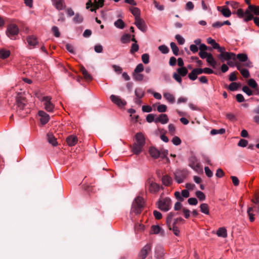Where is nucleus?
I'll list each match as a JSON object with an SVG mask.
<instances>
[{
  "label": "nucleus",
  "mask_w": 259,
  "mask_h": 259,
  "mask_svg": "<svg viewBox=\"0 0 259 259\" xmlns=\"http://www.w3.org/2000/svg\"><path fill=\"white\" fill-rule=\"evenodd\" d=\"M27 101L25 98L21 93H19L16 98V103L14 108L16 109L17 114L20 117L26 116L30 112L28 108L26 107Z\"/></svg>",
  "instance_id": "obj_1"
},
{
  "label": "nucleus",
  "mask_w": 259,
  "mask_h": 259,
  "mask_svg": "<svg viewBox=\"0 0 259 259\" xmlns=\"http://www.w3.org/2000/svg\"><path fill=\"white\" fill-rule=\"evenodd\" d=\"M144 205V198L141 196L137 197L133 202L131 212L135 213L136 214L140 213Z\"/></svg>",
  "instance_id": "obj_2"
},
{
  "label": "nucleus",
  "mask_w": 259,
  "mask_h": 259,
  "mask_svg": "<svg viewBox=\"0 0 259 259\" xmlns=\"http://www.w3.org/2000/svg\"><path fill=\"white\" fill-rule=\"evenodd\" d=\"M149 152L150 156L154 159L161 157L162 159L166 158L168 160L167 158L168 151L167 150L161 149L160 150H159L156 148L152 147L149 148Z\"/></svg>",
  "instance_id": "obj_3"
},
{
  "label": "nucleus",
  "mask_w": 259,
  "mask_h": 259,
  "mask_svg": "<svg viewBox=\"0 0 259 259\" xmlns=\"http://www.w3.org/2000/svg\"><path fill=\"white\" fill-rule=\"evenodd\" d=\"M145 187L149 193L153 194L158 193L160 188V185L151 179L147 180Z\"/></svg>",
  "instance_id": "obj_4"
},
{
  "label": "nucleus",
  "mask_w": 259,
  "mask_h": 259,
  "mask_svg": "<svg viewBox=\"0 0 259 259\" xmlns=\"http://www.w3.org/2000/svg\"><path fill=\"white\" fill-rule=\"evenodd\" d=\"M19 32L18 26L15 24H9L6 31V35L11 39H16Z\"/></svg>",
  "instance_id": "obj_5"
},
{
  "label": "nucleus",
  "mask_w": 259,
  "mask_h": 259,
  "mask_svg": "<svg viewBox=\"0 0 259 259\" xmlns=\"http://www.w3.org/2000/svg\"><path fill=\"white\" fill-rule=\"evenodd\" d=\"M158 208L164 211H168L171 205V199L168 197L160 198L157 202Z\"/></svg>",
  "instance_id": "obj_6"
},
{
  "label": "nucleus",
  "mask_w": 259,
  "mask_h": 259,
  "mask_svg": "<svg viewBox=\"0 0 259 259\" xmlns=\"http://www.w3.org/2000/svg\"><path fill=\"white\" fill-rule=\"evenodd\" d=\"M40 100L43 103L44 108L46 111L49 112H53L55 105L51 102L52 97L51 96H44Z\"/></svg>",
  "instance_id": "obj_7"
},
{
  "label": "nucleus",
  "mask_w": 259,
  "mask_h": 259,
  "mask_svg": "<svg viewBox=\"0 0 259 259\" xmlns=\"http://www.w3.org/2000/svg\"><path fill=\"white\" fill-rule=\"evenodd\" d=\"M189 166L197 172H202V169L200 162L195 156H191L189 158Z\"/></svg>",
  "instance_id": "obj_8"
},
{
  "label": "nucleus",
  "mask_w": 259,
  "mask_h": 259,
  "mask_svg": "<svg viewBox=\"0 0 259 259\" xmlns=\"http://www.w3.org/2000/svg\"><path fill=\"white\" fill-rule=\"evenodd\" d=\"M151 251V244L145 245L140 251L137 259H145Z\"/></svg>",
  "instance_id": "obj_9"
},
{
  "label": "nucleus",
  "mask_w": 259,
  "mask_h": 259,
  "mask_svg": "<svg viewBox=\"0 0 259 259\" xmlns=\"http://www.w3.org/2000/svg\"><path fill=\"white\" fill-rule=\"evenodd\" d=\"M111 101L120 108H123L126 104L125 100H122L119 97L112 95L110 96Z\"/></svg>",
  "instance_id": "obj_10"
},
{
  "label": "nucleus",
  "mask_w": 259,
  "mask_h": 259,
  "mask_svg": "<svg viewBox=\"0 0 259 259\" xmlns=\"http://www.w3.org/2000/svg\"><path fill=\"white\" fill-rule=\"evenodd\" d=\"M218 57L222 61V62H224L226 60H229L231 59L235 60L236 55L235 53L232 52H226L224 53L220 54L218 56Z\"/></svg>",
  "instance_id": "obj_11"
},
{
  "label": "nucleus",
  "mask_w": 259,
  "mask_h": 259,
  "mask_svg": "<svg viewBox=\"0 0 259 259\" xmlns=\"http://www.w3.org/2000/svg\"><path fill=\"white\" fill-rule=\"evenodd\" d=\"M189 192L186 189L182 190L181 193L179 191L175 192V197L180 201H183L184 200V198H188L189 197Z\"/></svg>",
  "instance_id": "obj_12"
},
{
  "label": "nucleus",
  "mask_w": 259,
  "mask_h": 259,
  "mask_svg": "<svg viewBox=\"0 0 259 259\" xmlns=\"http://www.w3.org/2000/svg\"><path fill=\"white\" fill-rule=\"evenodd\" d=\"M237 58L240 62H245L244 65L248 67H252L251 63L249 60H248V57L246 54H238L236 56Z\"/></svg>",
  "instance_id": "obj_13"
},
{
  "label": "nucleus",
  "mask_w": 259,
  "mask_h": 259,
  "mask_svg": "<svg viewBox=\"0 0 259 259\" xmlns=\"http://www.w3.org/2000/svg\"><path fill=\"white\" fill-rule=\"evenodd\" d=\"M135 142L134 143L144 146L145 144V138L144 135L141 133H138L135 136Z\"/></svg>",
  "instance_id": "obj_14"
},
{
  "label": "nucleus",
  "mask_w": 259,
  "mask_h": 259,
  "mask_svg": "<svg viewBox=\"0 0 259 259\" xmlns=\"http://www.w3.org/2000/svg\"><path fill=\"white\" fill-rule=\"evenodd\" d=\"M135 24L142 32L146 31V25L145 21L141 18L135 20Z\"/></svg>",
  "instance_id": "obj_15"
},
{
  "label": "nucleus",
  "mask_w": 259,
  "mask_h": 259,
  "mask_svg": "<svg viewBox=\"0 0 259 259\" xmlns=\"http://www.w3.org/2000/svg\"><path fill=\"white\" fill-rule=\"evenodd\" d=\"M40 116V121L42 124H46L50 119L49 115L44 111H39L38 113Z\"/></svg>",
  "instance_id": "obj_16"
},
{
  "label": "nucleus",
  "mask_w": 259,
  "mask_h": 259,
  "mask_svg": "<svg viewBox=\"0 0 259 259\" xmlns=\"http://www.w3.org/2000/svg\"><path fill=\"white\" fill-rule=\"evenodd\" d=\"M201 70L199 68H197L193 69L192 71L189 73L188 77L191 80H195L197 78V76L201 74Z\"/></svg>",
  "instance_id": "obj_17"
},
{
  "label": "nucleus",
  "mask_w": 259,
  "mask_h": 259,
  "mask_svg": "<svg viewBox=\"0 0 259 259\" xmlns=\"http://www.w3.org/2000/svg\"><path fill=\"white\" fill-rule=\"evenodd\" d=\"M168 121V117L166 114H161L155 119V122H160L163 124L167 123Z\"/></svg>",
  "instance_id": "obj_18"
},
{
  "label": "nucleus",
  "mask_w": 259,
  "mask_h": 259,
  "mask_svg": "<svg viewBox=\"0 0 259 259\" xmlns=\"http://www.w3.org/2000/svg\"><path fill=\"white\" fill-rule=\"evenodd\" d=\"M27 41L30 46H32L33 48L36 47L38 44V41L36 36L34 35H29L26 38Z\"/></svg>",
  "instance_id": "obj_19"
},
{
  "label": "nucleus",
  "mask_w": 259,
  "mask_h": 259,
  "mask_svg": "<svg viewBox=\"0 0 259 259\" xmlns=\"http://www.w3.org/2000/svg\"><path fill=\"white\" fill-rule=\"evenodd\" d=\"M217 10L221 12L222 15L225 17H229L231 15V12L230 10L225 6L217 7Z\"/></svg>",
  "instance_id": "obj_20"
},
{
  "label": "nucleus",
  "mask_w": 259,
  "mask_h": 259,
  "mask_svg": "<svg viewBox=\"0 0 259 259\" xmlns=\"http://www.w3.org/2000/svg\"><path fill=\"white\" fill-rule=\"evenodd\" d=\"M53 6L58 10H61L65 8L64 0H52Z\"/></svg>",
  "instance_id": "obj_21"
},
{
  "label": "nucleus",
  "mask_w": 259,
  "mask_h": 259,
  "mask_svg": "<svg viewBox=\"0 0 259 259\" xmlns=\"http://www.w3.org/2000/svg\"><path fill=\"white\" fill-rule=\"evenodd\" d=\"M78 139L76 136L74 135H70L69 136L66 140V141L67 143V145L69 146H74L77 142Z\"/></svg>",
  "instance_id": "obj_22"
},
{
  "label": "nucleus",
  "mask_w": 259,
  "mask_h": 259,
  "mask_svg": "<svg viewBox=\"0 0 259 259\" xmlns=\"http://www.w3.org/2000/svg\"><path fill=\"white\" fill-rule=\"evenodd\" d=\"M144 146L142 145H138L137 144L134 143L132 146V151L134 154L138 155L141 153L143 149Z\"/></svg>",
  "instance_id": "obj_23"
},
{
  "label": "nucleus",
  "mask_w": 259,
  "mask_h": 259,
  "mask_svg": "<svg viewBox=\"0 0 259 259\" xmlns=\"http://www.w3.org/2000/svg\"><path fill=\"white\" fill-rule=\"evenodd\" d=\"M162 184L165 186H169L172 183V179L168 175H165L162 177Z\"/></svg>",
  "instance_id": "obj_24"
},
{
  "label": "nucleus",
  "mask_w": 259,
  "mask_h": 259,
  "mask_svg": "<svg viewBox=\"0 0 259 259\" xmlns=\"http://www.w3.org/2000/svg\"><path fill=\"white\" fill-rule=\"evenodd\" d=\"M175 179L178 183L180 184L183 182L185 176L181 172L176 171L175 173Z\"/></svg>",
  "instance_id": "obj_25"
},
{
  "label": "nucleus",
  "mask_w": 259,
  "mask_h": 259,
  "mask_svg": "<svg viewBox=\"0 0 259 259\" xmlns=\"http://www.w3.org/2000/svg\"><path fill=\"white\" fill-rule=\"evenodd\" d=\"M47 139L48 142L52 145L53 146H56L58 145L57 139L54 136L52 133H48L47 134Z\"/></svg>",
  "instance_id": "obj_26"
},
{
  "label": "nucleus",
  "mask_w": 259,
  "mask_h": 259,
  "mask_svg": "<svg viewBox=\"0 0 259 259\" xmlns=\"http://www.w3.org/2000/svg\"><path fill=\"white\" fill-rule=\"evenodd\" d=\"M175 215V213L174 212H170L168 213V214L167 216L166 220V224L168 228L170 227L171 226H173V218Z\"/></svg>",
  "instance_id": "obj_27"
},
{
  "label": "nucleus",
  "mask_w": 259,
  "mask_h": 259,
  "mask_svg": "<svg viewBox=\"0 0 259 259\" xmlns=\"http://www.w3.org/2000/svg\"><path fill=\"white\" fill-rule=\"evenodd\" d=\"M80 71L83 75V77L87 81H91L93 77L87 71L85 68L83 66L80 67Z\"/></svg>",
  "instance_id": "obj_28"
},
{
  "label": "nucleus",
  "mask_w": 259,
  "mask_h": 259,
  "mask_svg": "<svg viewBox=\"0 0 259 259\" xmlns=\"http://www.w3.org/2000/svg\"><path fill=\"white\" fill-rule=\"evenodd\" d=\"M163 97L170 103H174L175 101V97L169 93H164L163 94Z\"/></svg>",
  "instance_id": "obj_29"
},
{
  "label": "nucleus",
  "mask_w": 259,
  "mask_h": 259,
  "mask_svg": "<svg viewBox=\"0 0 259 259\" xmlns=\"http://www.w3.org/2000/svg\"><path fill=\"white\" fill-rule=\"evenodd\" d=\"M217 235L219 237L226 238L227 237V230L224 227L220 228L217 232Z\"/></svg>",
  "instance_id": "obj_30"
},
{
  "label": "nucleus",
  "mask_w": 259,
  "mask_h": 259,
  "mask_svg": "<svg viewBox=\"0 0 259 259\" xmlns=\"http://www.w3.org/2000/svg\"><path fill=\"white\" fill-rule=\"evenodd\" d=\"M254 208H255V207H249L247 210V213L249 217V221L251 222H253L255 220V214L253 213Z\"/></svg>",
  "instance_id": "obj_31"
},
{
  "label": "nucleus",
  "mask_w": 259,
  "mask_h": 259,
  "mask_svg": "<svg viewBox=\"0 0 259 259\" xmlns=\"http://www.w3.org/2000/svg\"><path fill=\"white\" fill-rule=\"evenodd\" d=\"M200 211L201 212L208 215L209 214V209L207 203H202L200 206Z\"/></svg>",
  "instance_id": "obj_32"
},
{
  "label": "nucleus",
  "mask_w": 259,
  "mask_h": 259,
  "mask_svg": "<svg viewBox=\"0 0 259 259\" xmlns=\"http://www.w3.org/2000/svg\"><path fill=\"white\" fill-rule=\"evenodd\" d=\"M207 62L213 68H215L217 65V62L214 60L211 54L209 53L208 57L206 58Z\"/></svg>",
  "instance_id": "obj_33"
},
{
  "label": "nucleus",
  "mask_w": 259,
  "mask_h": 259,
  "mask_svg": "<svg viewBox=\"0 0 259 259\" xmlns=\"http://www.w3.org/2000/svg\"><path fill=\"white\" fill-rule=\"evenodd\" d=\"M131 12L132 13V14L134 16L135 20L141 18L140 17V10L138 8H136V7L132 8L131 9Z\"/></svg>",
  "instance_id": "obj_34"
},
{
  "label": "nucleus",
  "mask_w": 259,
  "mask_h": 259,
  "mask_svg": "<svg viewBox=\"0 0 259 259\" xmlns=\"http://www.w3.org/2000/svg\"><path fill=\"white\" fill-rule=\"evenodd\" d=\"M145 230V226L143 224L136 223L135 225V231L136 233H140Z\"/></svg>",
  "instance_id": "obj_35"
},
{
  "label": "nucleus",
  "mask_w": 259,
  "mask_h": 259,
  "mask_svg": "<svg viewBox=\"0 0 259 259\" xmlns=\"http://www.w3.org/2000/svg\"><path fill=\"white\" fill-rule=\"evenodd\" d=\"M135 93L136 97L138 98H142L145 95L144 91L140 88H136Z\"/></svg>",
  "instance_id": "obj_36"
},
{
  "label": "nucleus",
  "mask_w": 259,
  "mask_h": 259,
  "mask_svg": "<svg viewBox=\"0 0 259 259\" xmlns=\"http://www.w3.org/2000/svg\"><path fill=\"white\" fill-rule=\"evenodd\" d=\"M95 8H91L90 9V11L91 12L95 11L96 9L102 7L103 6L104 4V0H98V2L96 1V0H95Z\"/></svg>",
  "instance_id": "obj_37"
},
{
  "label": "nucleus",
  "mask_w": 259,
  "mask_h": 259,
  "mask_svg": "<svg viewBox=\"0 0 259 259\" xmlns=\"http://www.w3.org/2000/svg\"><path fill=\"white\" fill-rule=\"evenodd\" d=\"M248 9L255 15H259V6L249 5Z\"/></svg>",
  "instance_id": "obj_38"
},
{
  "label": "nucleus",
  "mask_w": 259,
  "mask_h": 259,
  "mask_svg": "<svg viewBox=\"0 0 259 259\" xmlns=\"http://www.w3.org/2000/svg\"><path fill=\"white\" fill-rule=\"evenodd\" d=\"M10 55V52L9 50L1 49L0 50V58L4 59L8 58Z\"/></svg>",
  "instance_id": "obj_39"
},
{
  "label": "nucleus",
  "mask_w": 259,
  "mask_h": 259,
  "mask_svg": "<svg viewBox=\"0 0 259 259\" xmlns=\"http://www.w3.org/2000/svg\"><path fill=\"white\" fill-rule=\"evenodd\" d=\"M177 73L181 76H185L188 73V70L185 67H180L177 69Z\"/></svg>",
  "instance_id": "obj_40"
},
{
  "label": "nucleus",
  "mask_w": 259,
  "mask_h": 259,
  "mask_svg": "<svg viewBox=\"0 0 259 259\" xmlns=\"http://www.w3.org/2000/svg\"><path fill=\"white\" fill-rule=\"evenodd\" d=\"M161 228L157 225H153L151 227L150 234H157L160 232Z\"/></svg>",
  "instance_id": "obj_41"
},
{
  "label": "nucleus",
  "mask_w": 259,
  "mask_h": 259,
  "mask_svg": "<svg viewBox=\"0 0 259 259\" xmlns=\"http://www.w3.org/2000/svg\"><path fill=\"white\" fill-rule=\"evenodd\" d=\"M170 46L174 54L176 56H178L179 54V49L176 44L174 42H171Z\"/></svg>",
  "instance_id": "obj_42"
},
{
  "label": "nucleus",
  "mask_w": 259,
  "mask_h": 259,
  "mask_svg": "<svg viewBox=\"0 0 259 259\" xmlns=\"http://www.w3.org/2000/svg\"><path fill=\"white\" fill-rule=\"evenodd\" d=\"M131 35L128 34H124L121 37V41L123 44L128 43L131 40Z\"/></svg>",
  "instance_id": "obj_43"
},
{
  "label": "nucleus",
  "mask_w": 259,
  "mask_h": 259,
  "mask_svg": "<svg viewBox=\"0 0 259 259\" xmlns=\"http://www.w3.org/2000/svg\"><path fill=\"white\" fill-rule=\"evenodd\" d=\"M133 77L134 79L136 81H142L144 79L143 74L141 73H133Z\"/></svg>",
  "instance_id": "obj_44"
},
{
  "label": "nucleus",
  "mask_w": 259,
  "mask_h": 259,
  "mask_svg": "<svg viewBox=\"0 0 259 259\" xmlns=\"http://www.w3.org/2000/svg\"><path fill=\"white\" fill-rule=\"evenodd\" d=\"M114 25L118 28L123 29L124 27L125 24L121 19H119L114 22Z\"/></svg>",
  "instance_id": "obj_45"
},
{
  "label": "nucleus",
  "mask_w": 259,
  "mask_h": 259,
  "mask_svg": "<svg viewBox=\"0 0 259 259\" xmlns=\"http://www.w3.org/2000/svg\"><path fill=\"white\" fill-rule=\"evenodd\" d=\"M168 129L169 134L174 136L176 134V127L174 124L170 123L168 125Z\"/></svg>",
  "instance_id": "obj_46"
},
{
  "label": "nucleus",
  "mask_w": 259,
  "mask_h": 259,
  "mask_svg": "<svg viewBox=\"0 0 259 259\" xmlns=\"http://www.w3.org/2000/svg\"><path fill=\"white\" fill-rule=\"evenodd\" d=\"M253 18V15L250 13L249 9L245 12L244 21L246 22L251 20Z\"/></svg>",
  "instance_id": "obj_47"
},
{
  "label": "nucleus",
  "mask_w": 259,
  "mask_h": 259,
  "mask_svg": "<svg viewBox=\"0 0 259 259\" xmlns=\"http://www.w3.org/2000/svg\"><path fill=\"white\" fill-rule=\"evenodd\" d=\"M225 133V130L224 128H220L219 130L213 129L210 131L211 135H215L217 134H223Z\"/></svg>",
  "instance_id": "obj_48"
},
{
  "label": "nucleus",
  "mask_w": 259,
  "mask_h": 259,
  "mask_svg": "<svg viewBox=\"0 0 259 259\" xmlns=\"http://www.w3.org/2000/svg\"><path fill=\"white\" fill-rule=\"evenodd\" d=\"M207 42L208 44L211 45L212 48L214 49L215 48H218L219 47V44L217 43L211 37H209L207 39Z\"/></svg>",
  "instance_id": "obj_49"
},
{
  "label": "nucleus",
  "mask_w": 259,
  "mask_h": 259,
  "mask_svg": "<svg viewBox=\"0 0 259 259\" xmlns=\"http://www.w3.org/2000/svg\"><path fill=\"white\" fill-rule=\"evenodd\" d=\"M169 230H172L174 234L177 236H179L180 234V231L179 229V228L176 226H172L168 228Z\"/></svg>",
  "instance_id": "obj_50"
},
{
  "label": "nucleus",
  "mask_w": 259,
  "mask_h": 259,
  "mask_svg": "<svg viewBox=\"0 0 259 259\" xmlns=\"http://www.w3.org/2000/svg\"><path fill=\"white\" fill-rule=\"evenodd\" d=\"M139 49V45L137 43H134L132 44L131 46V48L130 49V53L132 54L138 51Z\"/></svg>",
  "instance_id": "obj_51"
},
{
  "label": "nucleus",
  "mask_w": 259,
  "mask_h": 259,
  "mask_svg": "<svg viewBox=\"0 0 259 259\" xmlns=\"http://www.w3.org/2000/svg\"><path fill=\"white\" fill-rule=\"evenodd\" d=\"M196 196L201 201H203L205 199V195L203 193V192L200 191H197L196 192Z\"/></svg>",
  "instance_id": "obj_52"
},
{
  "label": "nucleus",
  "mask_w": 259,
  "mask_h": 259,
  "mask_svg": "<svg viewBox=\"0 0 259 259\" xmlns=\"http://www.w3.org/2000/svg\"><path fill=\"white\" fill-rule=\"evenodd\" d=\"M172 144L176 146L180 145L181 144V140L177 136H174L171 140Z\"/></svg>",
  "instance_id": "obj_53"
},
{
  "label": "nucleus",
  "mask_w": 259,
  "mask_h": 259,
  "mask_svg": "<svg viewBox=\"0 0 259 259\" xmlns=\"http://www.w3.org/2000/svg\"><path fill=\"white\" fill-rule=\"evenodd\" d=\"M238 88L239 84L237 82H233L230 84L228 88L230 91H234L237 90Z\"/></svg>",
  "instance_id": "obj_54"
},
{
  "label": "nucleus",
  "mask_w": 259,
  "mask_h": 259,
  "mask_svg": "<svg viewBox=\"0 0 259 259\" xmlns=\"http://www.w3.org/2000/svg\"><path fill=\"white\" fill-rule=\"evenodd\" d=\"M83 21V17L79 14H76L73 18V21L76 23H80Z\"/></svg>",
  "instance_id": "obj_55"
},
{
  "label": "nucleus",
  "mask_w": 259,
  "mask_h": 259,
  "mask_svg": "<svg viewBox=\"0 0 259 259\" xmlns=\"http://www.w3.org/2000/svg\"><path fill=\"white\" fill-rule=\"evenodd\" d=\"M158 50L163 54H167L169 52V49L165 45L159 46Z\"/></svg>",
  "instance_id": "obj_56"
},
{
  "label": "nucleus",
  "mask_w": 259,
  "mask_h": 259,
  "mask_svg": "<svg viewBox=\"0 0 259 259\" xmlns=\"http://www.w3.org/2000/svg\"><path fill=\"white\" fill-rule=\"evenodd\" d=\"M144 65L142 63H140L136 66L134 72L141 73L144 70Z\"/></svg>",
  "instance_id": "obj_57"
},
{
  "label": "nucleus",
  "mask_w": 259,
  "mask_h": 259,
  "mask_svg": "<svg viewBox=\"0 0 259 259\" xmlns=\"http://www.w3.org/2000/svg\"><path fill=\"white\" fill-rule=\"evenodd\" d=\"M248 84L249 87L253 89H255L257 87V84L255 80L252 78L249 79L248 80Z\"/></svg>",
  "instance_id": "obj_58"
},
{
  "label": "nucleus",
  "mask_w": 259,
  "mask_h": 259,
  "mask_svg": "<svg viewBox=\"0 0 259 259\" xmlns=\"http://www.w3.org/2000/svg\"><path fill=\"white\" fill-rule=\"evenodd\" d=\"M175 38L180 45H183L185 43V39L180 34H177L175 36Z\"/></svg>",
  "instance_id": "obj_59"
},
{
  "label": "nucleus",
  "mask_w": 259,
  "mask_h": 259,
  "mask_svg": "<svg viewBox=\"0 0 259 259\" xmlns=\"http://www.w3.org/2000/svg\"><path fill=\"white\" fill-rule=\"evenodd\" d=\"M157 111L159 112H165L167 110V106L164 104H161L157 106Z\"/></svg>",
  "instance_id": "obj_60"
},
{
  "label": "nucleus",
  "mask_w": 259,
  "mask_h": 259,
  "mask_svg": "<svg viewBox=\"0 0 259 259\" xmlns=\"http://www.w3.org/2000/svg\"><path fill=\"white\" fill-rule=\"evenodd\" d=\"M142 60L144 64L149 62V55L148 54H144L142 55Z\"/></svg>",
  "instance_id": "obj_61"
},
{
  "label": "nucleus",
  "mask_w": 259,
  "mask_h": 259,
  "mask_svg": "<svg viewBox=\"0 0 259 259\" xmlns=\"http://www.w3.org/2000/svg\"><path fill=\"white\" fill-rule=\"evenodd\" d=\"M52 30L55 36H56V37H59L60 36V33L59 32L58 28L57 26H53L52 28Z\"/></svg>",
  "instance_id": "obj_62"
},
{
  "label": "nucleus",
  "mask_w": 259,
  "mask_h": 259,
  "mask_svg": "<svg viewBox=\"0 0 259 259\" xmlns=\"http://www.w3.org/2000/svg\"><path fill=\"white\" fill-rule=\"evenodd\" d=\"M172 77L178 82L181 84L182 78L180 75H179L178 73L175 72L173 73Z\"/></svg>",
  "instance_id": "obj_63"
},
{
  "label": "nucleus",
  "mask_w": 259,
  "mask_h": 259,
  "mask_svg": "<svg viewBox=\"0 0 259 259\" xmlns=\"http://www.w3.org/2000/svg\"><path fill=\"white\" fill-rule=\"evenodd\" d=\"M251 202L254 204H259V193H256L254 195Z\"/></svg>",
  "instance_id": "obj_64"
}]
</instances>
